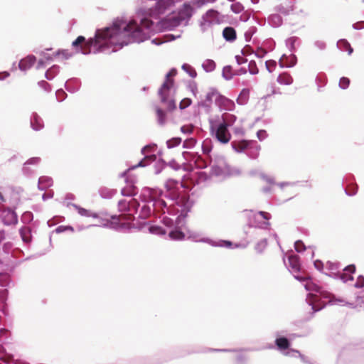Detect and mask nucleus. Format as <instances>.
Listing matches in <instances>:
<instances>
[{
  "label": "nucleus",
  "instance_id": "f257e3e1",
  "mask_svg": "<svg viewBox=\"0 0 364 364\" xmlns=\"http://www.w3.org/2000/svg\"><path fill=\"white\" fill-rule=\"evenodd\" d=\"M152 24L153 22L146 18L141 21V25H137L134 21L129 23L117 21L112 27L97 31L95 38L89 39L83 46H80V50L87 54L90 53V47L98 46L102 50L105 48L113 47L112 51H116L130 43L144 41L146 33L144 28L149 29Z\"/></svg>",
  "mask_w": 364,
  "mask_h": 364
},
{
  "label": "nucleus",
  "instance_id": "f03ea898",
  "mask_svg": "<svg viewBox=\"0 0 364 364\" xmlns=\"http://www.w3.org/2000/svg\"><path fill=\"white\" fill-rule=\"evenodd\" d=\"M295 278L299 281L305 282L304 287L306 291H315L319 294V295H317L313 293H309L308 295L309 302L310 305L312 306V309L314 311L321 309L325 306L324 304L322 305L320 304L321 298L328 299L329 303L333 302L334 296L328 291L323 290L321 287L314 283L311 279L299 276H295Z\"/></svg>",
  "mask_w": 364,
  "mask_h": 364
},
{
  "label": "nucleus",
  "instance_id": "7ed1b4c3",
  "mask_svg": "<svg viewBox=\"0 0 364 364\" xmlns=\"http://www.w3.org/2000/svg\"><path fill=\"white\" fill-rule=\"evenodd\" d=\"M175 73L176 72L171 70L166 75V79L159 91L161 102H166L167 97L169 95L170 89L174 84V81L171 76L175 75Z\"/></svg>",
  "mask_w": 364,
  "mask_h": 364
},
{
  "label": "nucleus",
  "instance_id": "20e7f679",
  "mask_svg": "<svg viewBox=\"0 0 364 364\" xmlns=\"http://www.w3.org/2000/svg\"><path fill=\"white\" fill-rule=\"evenodd\" d=\"M216 139L223 144H227L231 139V134L226 127L223 124H220L215 130Z\"/></svg>",
  "mask_w": 364,
  "mask_h": 364
},
{
  "label": "nucleus",
  "instance_id": "39448f33",
  "mask_svg": "<svg viewBox=\"0 0 364 364\" xmlns=\"http://www.w3.org/2000/svg\"><path fill=\"white\" fill-rule=\"evenodd\" d=\"M193 7L187 3H185L182 8L179 9L178 12L176 14L182 23L187 21L191 18L193 14Z\"/></svg>",
  "mask_w": 364,
  "mask_h": 364
},
{
  "label": "nucleus",
  "instance_id": "423d86ee",
  "mask_svg": "<svg viewBox=\"0 0 364 364\" xmlns=\"http://www.w3.org/2000/svg\"><path fill=\"white\" fill-rule=\"evenodd\" d=\"M181 23L182 21L176 14H173L171 16H168L162 21L163 26L169 30L173 29Z\"/></svg>",
  "mask_w": 364,
  "mask_h": 364
},
{
  "label": "nucleus",
  "instance_id": "0eeeda50",
  "mask_svg": "<svg viewBox=\"0 0 364 364\" xmlns=\"http://www.w3.org/2000/svg\"><path fill=\"white\" fill-rule=\"evenodd\" d=\"M180 0H159L156 5V9L160 14L164 13L167 9L173 6Z\"/></svg>",
  "mask_w": 364,
  "mask_h": 364
},
{
  "label": "nucleus",
  "instance_id": "6e6552de",
  "mask_svg": "<svg viewBox=\"0 0 364 364\" xmlns=\"http://www.w3.org/2000/svg\"><path fill=\"white\" fill-rule=\"evenodd\" d=\"M270 218V214L264 211H259L257 215H255L258 225L262 228H266L269 225V220Z\"/></svg>",
  "mask_w": 364,
  "mask_h": 364
},
{
  "label": "nucleus",
  "instance_id": "1a4fd4ad",
  "mask_svg": "<svg viewBox=\"0 0 364 364\" xmlns=\"http://www.w3.org/2000/svg\"><path fill=\"white\" fill-rule=\"evenodd\" d=\"M35 63L36 57L33 55H28L19 62L18 67L21 70H26L32 67Z\"/></svg>",
  "mask_w": 364,
  "mask_h": 364
},
{
  "label": "nucleus",
  "instance_id": "9d476101",
  "mask_svg": "<svg viewBox=\"0 0 364 364\" xmlns=\"http://www.w3.org/2000/svg\"><path fill=\"white\" fill-rule=\"evenodd\" d=\"M251 144L252 141L241 140L234 141L232 142L231 144L234 150H235L237 152H242L246 150Z\"/></svg>",
  "mask_w": 364,
  "mask_h": 364
},
{
  "label": "nucleus",
  "instance_id": "9b49d317",
  "mask_svg": "<svg viewBox=\"0 0 364 364\" xmlns=\"http://www.w3.org/2000/svg\"><path fill=\"white\" fill-rule=\"evenodd\" d=\"M289 265L294 272L300 271L301 264L299 257L296 255H290L288 257Z\"/></svg>",
  "mask_w": 364,
  "mask_h": 364
},
{
  "label": "nucleus",
  "instance_id": "f8f14e48",
  "mask_svg": "<svg viewBox=\"0 0 364 364\" xmlns=\"http://www.w3.org/2000/svg\"><path fill=\"white\" fill-rule=\"evenodd\" d=\"M277 81L280 85H290L293 83L294 80L289 73L284 72L278 75Z\"/></svg>",
  "mask_w": 364,
  "mask_h": 364
},
{
  "label": "nucleus",
  "instance_id": "ddd939ff",
  "mask_svg": "<svg viewBox=\"0 0 364 364\" xmlns=\"http://www.w3.org/2000/svg\"><path fill=\"white\" fill-rule=\"evenodd\" d=\"M223 36L228 41H234L237 38L236 31L232 27H225L223 31Z\"/></svg>",
  "mask_w": 364,
  "mask_h": 364
},
{
  "label": "nucleus",
  "instance_id": "4468645a",
  "mask_svg": "<svg viewBox=\"0 0 364 364\" xmlns=\"http://www.w3.org/2000/svg\"><path fill=\"white\" fill-rule=\"evenodd\" d=\"M31 125L33 129L38 131L43 127V119L37 114H34L31 119Z\"/></svg>",
  "mask_w": 364,
  "mask_h": 364
},
{
  "label": "nucleus",
  "instance_id": "2eb2a0df",
  "mask_svg": "<svg viewBox=\"0 0 364 364\" xmlns=\"http://www.w3.org/2000/svg\"><path fill=\"white\" fill-rule=\"evenodd\" d=\"M122 194L125 196H132L137 193V188L132 183H127V186L122 189Z\"/></svg>",
  "mask_w": 364,
  "mask_h": 364
},
{
  "label": "nucleus",
  "instance_id": "dca6fc26",
  "mask_svg": "<svg viewBox=\"0 0 364 364\" xmlns=\"http://www.w3.org/2000/svg\"><path fill=\"white\" fill-rule=\"evenodd\" d=\"M223 122L226 127L232 126L236 121L237 117L232 114L225 113L222 115Z\"/></svg>",
  "mask_w": 364,
  "mask_h": 364
},
{
  "label": "nucleus",
  "instance_id": "f3484780",
  "mask_svg": "<svg viewBox=\"0 0 364 364\" xmlns=\"http://www.w3.org/2000/svg\"><path fill=\"white\" fill-rule=\"evenodd\" d=\"M275 344L280 350H287L290 346V343L289 340L284 337L277 338L275 341Z\"/></svg>",
  "mask_w": 364,
  "mask_h": 364
},
{
  "label": "nucleus",
  "instance_id": "a211bd4d",
  "mask_svg": "<svg viewBox=\"0 0 364 364\" xmlns=\"http://www.w3.org/2000/svg\"><path fill=\"white\" fill-rule=\"evenodd\" d=\"M338 46L341 50L348 52V55H350L353 51L350 43L345 39L340 40L338 42Z\"/></svg>",
  "mask_w": 364,
  "mask_h": 364
},
{
  "label": "nucleus",
  "instance_id": "6ab92c4d",
  "mask_svg": "<svg viewBox=\"0 0 364 364\" xmlns=\"http://www.w3.org/2000/svg\"><path fill=\"white\" fill-rule=\"evenodd\" d=\"M20 235L23 242L28 243L31 241V230L28 227H23L21 228Z\"/></svg>",
  "mask_w": 364,
  "mask_h": 364
},
{
  "label": "nucleus",
  "instance_id": "aec40b11",
  "mask_svg": "<svg viewBox=\"0 0 364 364\" xmlns=\"http://www.w3.org/2000/svg\"><path fill=\"white\" fill-rule=\"evenodd\" d=\"M193 161H194L195 166L198 168L202 169L207 166L206 161L203 159H202L200 156H198V155L193 156Z\"/></svg>",
  "mask_w": 364,
  "mask_h": 364
},
{
  "label": "nucleus",
  "instance_id": "412c9836",
  "mask_svg": "<svg viewBox=\"0 0 364 364\" xmlns=\"http://www.w3.org/2000/svg\"><path fill=\"white\" fill-rule=\"evenodd\" d=\"M156 112L157 116L158 122L160 124L163 125L166 122V113L164 112V110L160 107L156 108Z\"/></svg>",
  "mask_w": 364,
  "mask_h": 364
},
{
  "label": "nucleus",
  "instance_id": "4be33fe9",
  "mask_svg": "<svg viewBox=\"0 0 364 364\" xmlns=\"http://www.w3.org/2000/svg\"><path fill=\"white\" fill-rule=\"evenodd\" d=\"M169 237L172 240H181L185 237V234L179 230H174L169 232Z\"/></svg>",
  "mask_w": 364,
  "mask_h": 364
},
{
  "label": "nucleus",
  "instance_id": "5701e85b",
  "mask_svg": "<svg viewBox=\"0 0 364 364\" xmlns=\"http://www.w3.org/2000/svg\"><path fill=\"white\" fill-rule=\"evenodd\" d=\"M215 66H216L215 63L213 60H206L203 63V67L207 72H211V71L214 70L215 68Z\"/></svg>",
  "mask_w": 364,
  "mask_h": 364
},
{
  "label": "nucleus",
  "instance_id": "b1692460",
  "mask_svg": "<svg viewBox=\"0 0 364 364\" xmlns=\"http://www.w3.org/2000/svg\"><path fill=\"white\" fill-rule=\"evenodd\" d=\"M223 76L226 80H230L232 79L233 74H232V67L230 65L225 66L223 69Z\"/></svg>",
  "mask_w": 364,
  "mask_h": 364
},
{
  "label": "nucleus",
  "instance_id": "393cba45",
  "mask_svg": "<svg viewBox=\"0 0 364 364\" xmlns=\"http://www.w3.org/2000/svg\"><path fill=\"white\" fill-rule=\"evenodd\" d=\"M163 103L165 105V107L168 111H173L176 108L174 100L168 99V97H167L166 102Z\"/></svg>",
  "mask_w": 364,
  "mask_h": 364
},
{
  "label": "nucleus",
  "instance_id": "a878e982",
  "mask_svg": "<svg viewBox=\"0 0 364 364\" xmlns=\"http://www.w3.org/2000/svg\"><path fill=\"white\" fill-rule=\"evenodd\" d=\"M249 73L252 75H256L259 73V69L255 60H250L248 64Z\"/></svg>",
  "mask_w": 364,
  "mask_h": 364
},
{
  "label": "nucleus",
  "instance_id": "bb28decb",
  "mask_svg": "<svg viewBox=\"0 0 364 364\" xmlns=\"http://www.w3.org/2000/svg\"><path fill=\"white\" fill-rule=\"evenodd\" d=\"M149 232L154 235H165L166 231L159 226H151L149 228Z\"/></svg>",
  "mask_w": 364,
  "mask_h": 364
},
{
  "label": "nucleus",
  "instance_id": "cd10ccee",
  "mask_svg": "<svg viewBox=\"0 0 364 364\" xmlns=\"http://www.w3.org/2000/svg\"><path fill=\"white\" fill-rule=\"evenodd\" d=\"M181 142V139L179 137L173 138L167 141V146L168 148H173L179 145Z\"/></svg>",
  "mask_w": 364,
  "mask_h": 364
},
{
  "label": "nucleus",
  "instance_id": "c85d7f7f",
  "mask_svg": "<svg viewBox=\"0 0 364 364\" xmlns=\"http://www.w3.org/2000/svg\"><path fill=\"white\" fill-rule=\"evenodd\" d=\"M248 96H249V90H242V91L241 92V93L239 96V98L237 99V101H241L240 103L243 104L247 100Z\"/></svg>",
  "mask_w": 364,
  "mask_h": 364
},
{
  "label": "nucleus",
  "instance_id": "c756f323",
  "mask_svg": "<svg viewBox=\"0 0 364 364\" xmlns=\"http://www.w3.org/2000/svg\"><path fill=\"white\" fill-rule=\"evenodd\" d=\"M192 103V101L190 98H184L183 99L180 104H179V108L181 109H184L186 107H189Z\"/></svg>",
  "mask_w": 364,
  "mask_h": 364
},
{
  "label": "nucleus",
  "instance_id": "7c9ffc66",
  "mask_svg": "<svg viewBox=\"0 0 364 364\" xmlns=\"http://www.w3.org/2000/svg\"><path fill=\"white\" fill-rule=\"evenodd\" d=\"M294 247L298 252H304L306 250V247L304 242L301 240H297L295 242Z\"/></svg>",
  "mask_w": 364,
  "mask_h": 364
},
{
  "label": "nucleus",
  "instance_id": "2f4dec72",
  "mask_svg": "<svg viewBox=\"0 0 364 364\" xmlns=\"http://www.w3.org/2000/svg\"><path fill=\"white\" fill-rule=\"evenodd\" d=\"M265 65H266L267 70L269 73H272L273 71V70L274 69V68L276 67L277 63H276V61H274L273 60H269L266 61Z\"/></svg>",
  "mask_w": 364,
  "mask_h": 364
},
{
  "label": "nucleus",
  "instance_id": "473e14b6",
  "mask_svg": "<svg viewBox=\"0 0 364 364\" xmlns=\"http://www.w3.org/2000/svg\"><path fill=\"white\" fill-rule=\"evenodd\" d=\"M196 143V139L193 138L188 139L183 142V147L187 149H191L195 146Z\"/></svg>",
  "mask_w": 364,
  "mask_h": 364
},
{
  "label": "nucleus",
  "instance_id": "72a5a7b5",
  "mask_svg": "<svg viewBox=\"0 0 364 364\" xmlns=\"http://www.w3.org/2000/svg\"><path fill=\"white\" fill-rule=\"evenodd\" d=\"M350 85V80L348 77H343L341 78L339 85L342 89L347 88Z\"/></svg>",
  "mask_w": 364,
  "mask_h": 364
},
{
  "label": "nucleus",
  "instance_id": "f704fd0d",
  "mask_svg": "<svg viewBox=\"0 0 364 364\" xmlns=\"http://www.w3.org/2000/svg\"><path fill=\"white\" fill-rule=\"evenodd\" d=\"M75 207H76V209H77L78 213L80 215L85 216V217L91 216V213H90V212L88 210H86L85 208H80V207H78V206H75Z\"/></svg>",
  "mask_w": 364,
  "mask_h": 364
},
{
  "label": "nucleus",
  "instance_id": "c9c22d12",
  "mask_svg": "<svg viewBox=\"0 0 364 364\" xmlns=\"http://www.w3.org/2000/svg\"><path fill=\"white\" fill-rule=\"evenodd\" d=\"M85 41V37L80 36L73 42V46L77 47Z\"/></svg>",
  "mask_w": 364,
  "mask_h": 364
},
{
  "label": "nucleus",
  "instance_id": "e433bc0d",
  "mask_svg": "<svg viewBox=\"0 0 364 364\" xmlns=\"http://www.w3.org/2000/svg\"><path fill=\"white\" fill-rule=\"evenodd\" d=\"M183 69L184 70H186V69H188L190 70V72H189V75L192 77H196L197 75V73H196V71L193 68H191L189 65H183Z\"/></svg>",
  "mask_w": 364,
  "mask_h": 364
},
{
  "label": "nucleus",
  "instance_id": "4c0bfd02",
  "mask_svg": "<svg viewBox=\"0 0 364 364\" xmlns=\"http://www.w3.org/2000/svg\"><path fill=\"white\" fill-rule=\"evenodd\" d=\"M355 286L357 288H361V287H364V277L363 276H359L358 277Z\"/></svg>",
  "mask_w": 364,
  "mask_h": 364
},
{
  "label": "nucleus",
  "instance_id": "58836bf2",
  "mask_svg": "<svg viewBox=\"0 0 364 364\" xmlns=\"http://www.w3.org/2000/svg\"><path fill=\"white\" fill-rule=\"evenodd\" d=\"M41 161V159L39 157H33L29 159L25 164H37Z\"/></svg>",
  "mask_w": 364,
  "mask_h": 364
},
{
  "label": "nucleus",
  "instance_id": "ea45409f",
  "mask_svg": "<svg viewBox=\"0 0 364 364\" xmlns=\"http://www.w3.org/2000/svg\"><path fill=\"white\" fill-rule=\"evenodd\" d=\"M119 207L121 210H126L129 208V204L127 203L126 200H120L119 202Z\"/></svg>",
  "mask_w": 364,
  "mask_h": 364
},
{
  "label": "nucleus",
  "instance_id": "a19ab883",
  "mask_svg": "<svg viewBox=\"0 0 364 364\" xmlns=\"http://www.w3.org/2000/svg\"><path fill=\"white\" fill-rule=\"evenodd\" d=\"M181 132L183 133H191L193 132L192 126H183L181 127Z\"/></svg>",
  "mask_w": 364,
  "mask_h": 364
},
{
  "label": "nucleus",
  "instance_id": "79ce46f5",
  "mask_svg": "<svg viewBox=\"0 0 364 364\" xmlns=\"http://www.w3.org/2000/svg\"><path fill=\"white\" fill-rule=\"evenodd\" d=\"M202 149H203V151L204 154H209L211 151V149L208 146V144L206 141H205L203 144V146H202Z\"/></svg>",
  "mask_w": 364,
  "mask_h": 364
},
{
  "label": "nucleus",
  "instance_id": "37998d69",
  "mask_svg": "<svg viewBox=\"0 0 364 364\" xmlns=\"http://www.w3.org/2000/svg\"><path fill=\"white\" fill-rule=\"evenodd\" d=\"M236 60L238 65H242L247 61L246 58L239 55L236 56Z\"/></svg>",
  "mask_w": 364,
  "mask_h": 364
},
{
  "label": "nucleus",
  "instance_id": "c03bdc74",
  "mask_svg": "<svg viewBox=\"0 0 364 364\" xmlns=\"http://www.w3.org/2000/svg\"><path fill=\"white\" fill-rule=\"evenodd\" d=\"M223 101L225 102L227 106H229V107H228L229 109H231L232 107H233L235 106L233 102L227 98H224Z\"/></svg>",
  "mask_w": 364,
  "mask_h": 364
},
{
  "label": "nucleus",
  "instance_id": "a18cd8bd",
  "mask_svg": "<svg viewBox=\"0 0 364 364\" xmlns=\"http://www.w3.org/2000/svg\"><path fill=\"white\" fill-rule=\"evenodd\" d=\"M65 230H73V228L72 227H63V226H59L57 229H56V231L58 232H63Z\"/></svg>",
  "mask_w": 364,
  "mask_h": 364
},
{
  "label": "nucleus",
  "instance_id": "49530a36",
  "mask_svg": "<svg viewBox=\"0 0 364 364\" xmlns=\"http://www.w3.org/2000/svg\"><path fill=\"white\" fill-rule=\"evenodd\" d=\"M346 271H348L350 273H353L355 271V267L353 264L349 265L345 269Z\"/></svg>",
  "mask_w": 364,
  "mask_h": 364
},
{
  "label": "nucleus",
  "instance_id": "de8ad7c7",
  "mask_svg": "<svg viewBox=\"0 0 364 364\" xmlns=\"http://www.w3.org/2000/svg\"><path fill=\"white\" fill-rule=\"evenodd\" d=\"M246 73H247V70H246V69H245V68H240V70H238L235 74H236V75H245V74H246Z\"/></svg>",
  "mask_w": 364,
  "mask_h": 364
},
{
  "label": "nucleus",
  "instance_id": "09e8293b",
  "mask_svg": "<svg viewBox=\"0 0 364 364\" xmlns=\"http://www.w3.org/2000/svg\"><path fill=\"white\" fill-rule=\"evenodd\" d=\"M265 53H266V51L261 49L257 51V55L259 56V58H262Z\"/></svg>",
  "mask_w": 364,
  "mask_h": 364
},
{
  "label": "nucleus",
  "instance_id": "8fccbe9b",
  "mask_svg": "<svg viewBox=\"0 0 364 364\" xmlns=\"http://www.w3.org/2000/svg\"><path fill=\"white\" fill-rule=\"evenodd\" d=\"M272 18H273V19H278V21H280V18H279V16H277V15L273 16H272Z\"/></svg>",
  "mask_w": 364,
  "mask_h": 364
},
{
  "label": "nucleus",
  "instance_id": "3c124183",
  "mask_svg": "<svg viewBox=\"0 0 364 364\" xmlns=\"http://www.w3.org/2000/svg\"><path fill=\"white\" fill-rule=\"evenodd\" d=\"M145 166V164H144L143 161H140V162L139 163V164L137 165V166Z\"/></svg>",
  "mask_w": 364,
  "mask_h": 364
},
{
  "label": "nucleus",
  "instance_id": "603ef678",
  "mask_svg": "<svg viewBox=\"0 0 364 364\" xmlns=\"http://www.w3.org/2000/svg\"><path fill=\"white\" fill-rule=\"evenodd\" d=\"M183 155L186 158H188V156L191 155V154L188 152H183Z\"/></svg>",
  "mask_w": 364,
  "mask_h": 364
},
{
  "label": "nucleus",
  "instance_id": "864d4df0",
  "mask_svg": "<svg viewBox=\"0 0 364 364\" xmlns=\"http://www.w3.org/2000/svg\"><path fill=\"white\" fill-rule=\"evenodd\" d=\"M227 246H230L231 245V242H225Z\"/></svg>",
  "mask_w": 364,
  "mask_h": 364
},
{
  "label": "nucleus",
  "instance_id": "5fc2aeb1",
  "mask_svg": "<svg viewBox=\"0 0 364 364\" xmlns=\"http://www.w3.org/2000/svg\"><path fill=\"white\" fill-rule=\"evenodd\" d=\"M41 83H42L43 85H47V84H48V83H47L46 82H45V81H42V82H41Z\"/></svg>",
  "mask_w": 364,
  "mask_h": 364
}]
</instances>
